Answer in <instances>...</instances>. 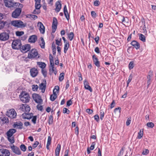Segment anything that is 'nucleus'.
I'll return each mask as SVG.
<instances>
[{
    "mask_svg": "<svg viewBox=\"0 0 156 156\" xmlns=\"http://www.w3.org/2000/svg\"><path fill=\"white\" fill-rule=\"evenodd\" d=\"M61 146L60 144H58L55 150V154L56 156H59L61 150Z\"/></svg>",
    "mask_w": 156,
    "mask_h": 156,
    "instance_id": "bb28decb",
    "label": "nucleus"
},
{
    "mask_svg": "<svg viewBox=\"0 0 156 156\" xmlns=\"http://www.w3.org/2000/svg\"><path fill=\"white\" fill-rule=\"evenodd\" d=\"M149 152V151L147 149H144V150L143 152L142 153V154L143 155H147L148 154Z\"/></svg>",
    "mask_w": 156,
    "mask_h": 156,
    "instance_id": "5fc2aeb1",
    "label": "nucleus"
},
{
    "mask_svg": "<svg viewBox=\"0 0 156 156\" xmlns=\"http://www.w3.org/2000/svg\"><path fill=\"white\" fill-rule=\"evenodd\" d=\"M64 73H62L60 74L59 77V80L60 81H62L64 78Z\"/></svg>",
    "mask_w": 156,
    "mask_h": 156,
    "instance_id": "c9c22d12",
    "label": "nucleus"
},
{
    "mask_svg": "<svg viewBox=\"0 0 156 156\" xmlns=\"http://www.w3.org/2000/svg\"><path fill=\"white\" fill-rule=\"evenodd\" d=\"M84 85L85 88L89 90L91 92L92 91V90L91 87L89 85V83L86 80H85L84 81Z\"/></svg>",
    "mask_w": 156,
    "mask_h": 156,
    "instance_id": "f3484780",
    "label": "nucleus"
},
{
    "mask_svg": "<svg viewBox=\"0 0 156 156\" xmlns=\"http://www.w3.org/2000/svg\"><path fill=\"white\" fill-rule=\"evenodd\" d=\"M16 132V129H9L6 133L8 140L11 144L15 142L14 137L13 135Z\"/></svg>",
    "mask_w": 156,
    "mask_h": 156,
    "instance_id": "f03ea898",
    "label": "nucleus"
},
{
    "mask_svg": "<svg viewBox=\"0 0 156 156\" xmlns=\"http://www.w3.org/2000/svg\"><path fill=\"white\" fill-rule=\"evenodd\" d=\"M23 124L21 122H16L14 123L13 125V128H17L20 129L23 128Z\"/></svg>",
    "mask_w": 156,
    "mask_h": 156,
    "instance_id": "412c9836",
    "label": "nucleus"
},
{
    "mask_svg": "<svg viewBox=\"0 0 156 156\" xmlns=\"http://www.w3.org/2000/svg\"><path fill=\"white\" fill-rule=\"evenodd\" d=\"M10 152L9 151L5 149H0V156H9Z\"/></svg>",
    "mask_w": 156,
    "mask_h": 156,
    "instance_id": "f8f14e48",
    "label": "nucleus"
},
{
    "mask_svg": "<svg viewBox=\"0 0 156 156\" xmlns=\"http://www.w3.org/2000/svg\"><path fill=\"white\" fill-rule=\"evenodd\" d=\"M53 122V117L52 115H50L49 117L48 120V123L49 124H51Z\"/></svg>",
    "mask_w": 156,
    "mask_h": 156,
    "instance_id": "4c0bfd02",
    "label": "nucleus"
},
{
    "mask_svg": "<svg viewBox=\"0 0 156 156\" xmlns=\"http://www.w3.org/2000/svg\"><path fill=\"white\" fill-rule=\"evenodd\" d=\"M64 44H65L64 48V52L65 53H66L67 52V51L69 49V42Z\"/></svg>",
    "mask_w": 156,
    "mask_h": 156,
    "instance_id": "c85d7f7f",
    "label": "nucleus"
},
{
    "mask_svg": "<svg viewBox=\"0 0 156 156\" xmlns=\"http://www.w3.org/2000/svg\"><path fill=\"white\" fill-rule=\"evenodd\" d=\"M62 41V39L61 38H59L58 39H56L55 40V43L56 44L58 45H60V44L61 42Z\"/></svg>",
    "mask_w": 156,
    "mask_h": 156,
    "instance_id": "49530a36",
    "label": "nucleus"
},
{
    "mask_svg": "<svg viewBox=\"0 0 156 156\" xmlns=\"http://www.w3.org/2000/svg\"><path fill=\"white\" fill-rule=\"evenodd\" d=\"M41 41H39V44L42 48H45V42L44 38L42 37H41Z\"/></svg>",
    "mask_w": 156,
    "mask_h": 156,
    "instance_id": "cd10ccee",
    "label": "nucleus"
},
{
    "mask_svg": "<svg viewBox=\"0 0 156 156\" xmlns=\"http://www.w3.org/2000/svg\"><path fill=\"white\" fill-rule=\"evenodd\" d=\"M37 64L39 65L40 67L42 69L44 68L46 66V64L45 63L42 62H38Z\"/></svg>",
    "mask_w": 156,
    "mask_h": 156,
    "instance_id": "7c9ffc66",
    "label": "nucleus"
},
{
    "mask_svg": "<svg viewBox=\"0 0 156 156\" xmlns=\"http://www.w3.org/2000/svg\"><path fill=\"white\" fill-rule=\"evenodd\" d=\"M11 25L17 28H23L26 26V24L20 20H15L11 22Z\"/></svg>",
    "mask_w": 156,
    "mask_h": 156,
    "instance_id": "20e7f679",
    "label": "nucleus"
},
{
    "mask_svg": "<svg viewBox=\"0 0 156 156\" xmlns=\"http://www.w3.org/2000/svg\"><path fill=\"white\" fill-rule=\"evenodd\" d=\"M57 98V94L53 93V94L50 96V99L51 101H54Z\"/></svg>",
    "mask_w": 156,
    "mask_h": 156,
    "instance_id": "2f4dec72",
    "label": "nucleus"
},
{
    "mask_svg": "<svg viewBox=\"0 0 156 156\" xmlns=\"http://www.w3.org/2000/svg\"><path fill=\"white\" fill-rule=\"evenodd\" d=\"M45 83H42L39 85V89L41 90V92L44 93L45 91L46 87V81L45 80Z\"/></svg>",
    "mask_w": 156,
    "mask_h": 156,
    "instance_id": "b1692460",
    "label": "nucleus"
},
{
    "mask_svg": "<svg viewBox=\"0 0 156 156\" xmlns=\"http://www.w3.org/2000/svg\"><path fill=\"white\" fill-rule=\"evenodd\" d=\"M33 118L32 119V122L35 124L36 123V121L37 119V116H33L32 117Z\"/></svg>",
    "mask_w": 156,
    "mask_h": 156,
    "instance_id": "4d7b16f0",
    "label": "nucleus"
},
{
    "mask_svg": "<svg viewBox=\"0 0 156 156\" xmlns=\"http://www.w3.org/2000/svg\"><path fill=\"white\" fill-rule=\"evenodd\" d=\"M133 76L132 74H130L128 80L127 82V87L128 86L129 83L131 81L132 79Z\"/></svg>",
    "mask_w": 156,
    "mask_h": 156,
    "instance_id": "a19ab883",
    "label": "nucleus"
},
{
    "mask_svg": "<svg viewBox=\"0 0 156 156\" xmlns=\"http://www.w3.org/2000/svg\"><path fill=\"white\" fill-rule=\"evenodd\" d=\"M147 126L149 127L152 128L154 126V124L152 122H148L147 123Z\"/></svg>",
    "mask_w": 156,
    "mask_h": 156,
    "instance_id": "c03bdc74",
    "label": "nucleus"
},
{
    "mask_svg": "<svg viewBox=\"0 0 156 156\" xmlns=\"http://www.w3.org/2000/svg\"><path fill=\"white\" fill-rule=\"evenodd\" d=\"M37 39V36L35 35H32L29 38L28 41L30 43H34Z\"/></svg>",
    "mask_w": 156,
    "mask_h": 156,
    "instance_id": "4be33fe9",
    "label": "nucleus"
},
{
    "mask_svg": "<svg viewBox=\"0 0 156 156\" xmlns=\"http://www.w3.org/2000/svg\"><path fill=\"white\" fill-rule=\"evenodd\" d=\"M74 33L73 32H71L68 34V37L70 41L73 40L74 37Z\"/></svg>",
    "mask_w": 156,
    "mask_h": 156,
    "instance_id": "473e14b6",
    "label": "nucleus"
},
{
    "mask_svg": "<svg viewBox=\"0 0 156 156\" xmlns=\"http://www.w3.org/2000/svg\"><path fill=\"white\" fill-rule=\"evenodd\" d=\"M94 4L95 6H98L99 5L100 2L98 0H96L94 2Z\"/></svg>",
    "mask_w": 156,
    "mask_h": 156,
    "instance_id": "680f3d73",
    "label": "nucleus"
},
{
    "mask_svg": "<svg viewBox=\"0 0 156 156\" xmlns=\"http://www.w3.org/2000/svg\"><path fill=\"white\" fill-rule=\"evenodd\" d=\"M92 58L93 62L95 65L98 67H100V62L98 60V58L95 55H94L92 56Z\"/></svg>",
    "mask_w": 156,
    "mask_h": 156,
    "instance_id": "a211bd4d",
    "label": "nucleus"
},
{
    "mask_svg": "<svg viewBox=\"0 0 156 156\" xmlns=\"http://www.w3.org/2000/svg\"><path fill=\"white\" fill-rule=\"evenodd\" d=\"M104 115V112L103 111L101 110L100 113V118L101 120H102Z\"/></svg>",
    "mask_w": 156,
    "mask_h": 156,
    "instance_id": "603ef678",
    "label": "nucleus"
},
{
    "mask_svg": "<svg viewBox=\"0 0 156 156\" xmlns=\"http://www.w3.org/2000/svg\"><path fill=\"white\" fill-rule=\"evenodd\" d=\"M94 119L97 122H98L99 120V115H96L94 116Z\"/></svg>",
    "mask_w": 156,
    "mask_h": 156,
    "instance_id": "bf43d9fd",
    "label": "nucleus"
},
{
    "mask_svg": "<svg viewBox=\"0 0 156 156\" xmlns=\"http://www.w3.org/2000/svg\"><path fill=\"white\" fill-rule=\"evenodd\" d=\"M25 104H22L20 105V109L23 112L25 111Z\"/></svg>",
    "mask_w": 156,
    "mask_h": 156,
    "instance_id": "09e8293b",
    "label": "nucleus"
},
{
    "mask_svg": "<svg viewBox=\"0 0 156 156\" xmlns=\"http://www.w3.org/2000/svg\"><path fill=\"white\" fill-rule=\"evenodd\" d=\"M20 148L21 150L23 151H25L27 149L26 146L23 144H21L20 146Z\"/></svg>",
    "mask_w": 156,
    "mask_h": 156,
    "instance_id": "ea45409f",
    "label": "nucleus"
},
{
    "mask_svg": "<svg viewBox=\"0 0 156 156\" xmlns=\"http://www.w3.org/2000/svg\"><path fill=\"white\" fill-rule=\"evenodd\" d=\"M30 109V106L27 105L25 104V112H29Z\"/></svg>",
    "mask_w": 156,
    "mask_h": 156,
    "instance_id": "e433bc0d",
    "label": "nucleus"
},
{
    "mask_svg": "<svg viewBox=\"0 0 156 156\" xmlns=\"http://www.w3.org/2000/svg\"><path fill=\"white\" fill-rule=\"evenodd\" d=\"M124 152V148L123 147L122 148L120 149L119 152L117 156H121L123 154Z\"/></svg>",
    "mask_w": 156,
    "mask_h": 156,
    "instance_id": "8fccbe9b",
    "label": "nucleus"
},
{
    "mask_svg": "<svg viewBox=\"0 0 156 156\" xmlns=\"http://www.w3.org/2000/svg\"><path fill=\"white\" fill-rule=\"evenodd\" d=\"M69 111L67 108H64L63 109V112L64 113L69 114Z\"/></svg>",
    "mask_w": 156,
    "mask_h": 156,
    "instance_id": "3c124183",
    "label": "nucleus"
},
{
    "mask_svg": "<svg viewBox=\"0 0 156 156\" xmlns=\"http://www.w3.org/2000/svg\"><path fill=\"white\" fill-rule=\"evenodd\" d=\"M21 45L20 40L17 39L13 41L12 44V47L14 49H18L20 48Z\"/></svg>",
    "mask_w": 156,
    "mask_h": 156,
    "instance_id": "6e6552de",
    "label": "nucleus"
},
{
    "mask_svg": "<svg viewBox=\"0 0 156 156\" xmlns=\"http://www.w3.org/2000/svg\"><path fill=\"white\" fill-rule=\"evenodd\" d=\"M22 8L20 7H18L15 8H10L12 9H16L12 13V17L14 18H18L20 16L22 12Z\"/></svg>",
    "mask_w": 156,
    "mask_h": 156,
    "instance_id": "39448f33",
    "label": "nucleus"
},
{
    "mask_svg": "<svg viewBox=\"0 0 156 156\" xmlns=\"http://www.w3.org/2000/svg\"><path fill=\"white\" fill-rule=\"evenodd\" d=\"M32 98L35 101L40 104H41L43 102L41 96L38 94L34 93L32 94Z\"/></svg>",
    "mask_w": 156,
    "mask_h": 156,
    "instance_id": "1a4fd4ad",
    "label": "nucleus"
},
{
    "mask_svg": "<svg viewBox=\"0 0 156 156\" xmlns=\"http://www.w3.org/2000/svg\"><path fill=\"white\" fill-rule=\"evenodd\" d=\"M30 73L32 77H35L37 75L38 71L36 69L34 68L30 69Z\"/></svg>",
    "mask_w": 156,
    "mask_h": 156,
    "instance_id": "6ab92c4d",
    "label": "nucleus"
},
{
    "mask_svg": "<svg viewBox=\"0 0 156 156\" xmlns=\"http://www.w3.org/2000/svg\"><path fill=\"white\" fill-rule=\"evenodd\" d=\"M64 12L66 17L68 20H69V15L68 11L67 9L66 6L65 5L64 7Z\"/></svg>",
    "mask_w": 156,
    "mask_h": 156,
    "instance_id": "a878e982",
    "label": "nucleus"
},
{
    "mask_svg": "<svg viewBox=\"0 0 156 156\" xmlns=\"http://www.w3.org/2000/svg\"><path fill=\"white\" fill-rule=\"evenodd\" d=\"M72 104V102L71 100H69L67 102L66 105L67 106H69Z\"/></svg>",
    "mask_w": 156,
    "mask_h": 156,
    "instance_id": "774afa93",
    "label": "nucleus"
},
{
    "mask_svg": "<svg viewBox=\"0 0 156 156\" xmlns=\"http://www.w3.org/2000/svg\"><path fill=\"white\" fill-rule=\"evenodd\" d=\"M13 0H4L5 5L10 8H15L18 7L22 8L23 5L18 2H13Z\"/></svg>",
    "mask_w": 156,
    "mask_h": 156,
    "instance_id": "f257e3e1",
    "label": "nucleus"
},
{
    "mask_svg": "<svg viewBox=\"0 0 156 156\" xmlns=\"http://www.w3.org/2000/svg\"><path fill=\"white\" fill-rule=\"evenodd\" d=\"M143 130H140L139 132L138 133V136H137V138L138 139H141L143 136Z\"/></svg>",
    "mask_w": 156,
    "mask_h": 156,
    "instance_id": "72a5a7b5",
    "label": "nucleus"
},
{
    "mask_svg": "<svg viewBox=\"0 0 156 156\" xmlns=\"http://www.w3.org/2000/svg\"><path fill=\"white\" fill-rule=\"evenodd\" d=\"M121 109V108L120 107H118V108H115L114 110V112H116L118 111V113H120Z\"/></svg>",
    "mask_w": 156,
    "mask_h": 156,
    "instance_id": "e2e57ef3",
    "label": "nucleus"
},
{
    "mask_svg": "<svg viewBox=\"0 0 156 156\" xmlns=\"http://www.w3.org/2000/svg\"><path fill=\"white\" fill-rule=\"evenodd\" d=\"M52 50L53 54V55H55L56 54V48L55 47V45L54 44V43H52Z\"/></svg>",
    "mask_w": 156,
    "mask_h": 156,
    "instance_id": "f704fd0d",
    "label": "nucleus"
},
{
    "mask_svg": "<svg viewBox=\"0 0 156 156\" xmlns=\"http://www.w3.org/2000/svg\"><path fill=\"white\" fill-rule=\"evenodd\" d=\"M40 26L39 30L41 33L44 34L45 32V27L43 24L41 22H39L38 23Z\"/></svg>",
    "mask_w": 156,
    "mask_h": 156,
    "instance_id": "393cba45",
    "label": "nucleus"
},
{
    "mask_svg": "<svg viewBox=\"0 0 156 156\" xmlns=\"http://www.w3.org/2000/svg\"><path fill=\"white\" fill-rule=\"evenodd\" d=\"M131 44L134 46L136 49H138L140 48V44L136 41H133L131 43Z\"/></svg>",
    "mask_w": 156,
    "mask_h": 156,
    "instance_id": "5701e85b",
    "label": "nucleus"
},
{
    "mask_svg": "<svg viewBox=\"0 0 156 156\" xmlns=\"http://www.w3.org/2000/svg\"><path fill=\"white\" fill-rule=\"evenodd\" d=\"M11 147L14 153L18 155L21 154V151L18 147L15 146L14 145H12Z\"/></svg>",
    "mask_w": 156,
    "mask_h": 156,
    "instance_id": "2eb2a0df",
    "label": "nucleus"
},
{
    "mask_svg": "<svg viewBox=\"0 0 156 156\" xmlns=\"http://www.w3.org/2000/svg\"><path fill=\"white\" fill-rule=\"evenodd\" d=\"M30 48V45L29 44H27L21 46L20 49L23 52L25 53L29 51Z\"/></svg>",
    "mask_w": 156,
    "mask_h": 156,
    "instance_id": "4468645a",
    "label": "nucleus"
},
{
    "mask_svg": "<svg viewBox=\"0 0 156 156\" xmlns=\"http://www.w3.org/2000/svg\"><path fill=\"white\" fill-rule=\"evenodd\" d=\"M95 144V142H93L92 143V144H91V146H90V148H89V149L90 150H93L94 148Z\"/></svg>",
    "mask_w": 156,
    "mask_h": 156,
    "instance_id": "338daca9",
    "label": "nucleus"
},
{
    "mask_svg": "<svg viewBox=\"0 0 156 156\" xmlns=\"http://www.w3.org/2000/svg\"><path fill=\"white\" fill-rule=\"evenodd\" d=\"M39 88L37 85H32V89L33 91H37Z\"/></svg>",
    "mask_w": 156,
    "mask_h": 156,
    "instance_id": "79ce46f5",
    "label": "nucleus"
},
{
    "mask_svg": "<svg viewBox=\"0 0 156 156\" xmlns=\"http://www.w3.org/2000/svg\"><path fill=\"white\" fill-rule=\"evenodd\" d=\"M49 60L50 62V70L52 72H53L54 74L56 75L57 73V71L55 70V69H54L53 57L51 54L49 55Z\"/></svg>",
    "mask_w": 156,
    "mask_h": 156,
    "instance_id": "0eeeda50",
    "label": "nucleus"
},
{
    "mask_svg": "<svg viewBox=\"0 0 156 156\" xmlns=\"http://www.w3.org/2000/svg\"><path fill=\"white\" fill-rule=\"evenodd\" d=\"M86 112H87L89 114H91L93 112V111L92 110H91L90 109H87L86 110Z\"/></svg>",
    "mask_w": 156,
    "mask_h": 156,
    "instance_id": "69168bd1",
    "label": "nucleus"
},
{
    "mask_svg": "<svg viewBox=\"0 0 156 156\" xmlns=\"http://www.w3.org/2000/svg\"><path fill=\"white\" fill-rule=\"evenodd\" d=\"M131 122V118H129L127 119L126 122V125L127 126H128L130 123Z\"/></svg>",
    "mask_w": 156,
    "mask_h": 156,
    "instance_id": "052dcab7",
    "label": "nucleus"
},
{
    "mask_svg": "<svg viewBox=\"0 0 156 156\" xmlns=\"http://www.w3.org/2000/svg\"><path fill=\"white\" fill-rule=\"evenodd\" d=\"M59 89V87L58 86H56L55 87L53 90V93H56L58 92Z\"/></svg>",
    "mask_w": 156,
    "mask_h": 156,
    "instance_id": "de8ad7c7",
    "label": "nucleus"
},
{
    "mask_svg": "<svg viewBox=\"0 0 156 156\" xmlns=\"http://www.w3.org/2000/svg\"><path fill=\"white\" fill-rule=\"evenodd\" d=\"M24 33L23 31H17L16 32V35L17 36H20L24 34Z\"/></svg>",
    "mask_w": 156,
    "mask_h": 156,
    "instance_id": "a18cd8bd",
    "label": "nucleus"
},
{
    "mask_svg": "<svg viewBox=\"0 0 156 156\" xmlns=\"http://www.w3.org/2000/svg\"><path fill=\"white\" fill-rule=\"evenodd\" d=\"M57 20L55 17H54L53 20V22L52 26V32L54 33L57 28Z\"/></svg>",
    "mask_w": 156,
    "mask_h": 156,
    "instance_id": "ddd939ff",
    "label": "nucleus"
},
{
    "mask_svg": "<svg viewBox=\"0 0 156 156\" xmlns=\"http://www.w3.org/2000/svg\"><path fill=\"white\" fill-rule=\"evenodd\" d=\"M134 67L133 62V61L130 62L129 64V68L130 70L133 69Z\"/></svg>",
    "mask_w": 156,
    "mask_h": 156,
    "instance_id": "37998d69",
    "label": "nucleus"
},
{
    "mask_svg": "<svg viewBox=\"0 0 156 156\" xmlns=\"http://www.w3.org/2000/svg\"><path fill=\"white\" fill-rule=\"evenodd\" d=\"M77 75L79 77V80L80 81H81L82 80V75L80 72H78L77 73Z\"/></svg>",
    "mask_w": 156,
    "mask_h": 156,
    "instance_id": "6e6d98bb",
    "label": "nucleus"
},
{
    "mask_svg": "<svg viewBox=\"0 0 156 156\" xmlns=\"http://www.w3.org/2000/svg\"><path fill=\"white\" fill-rule=\"evenodd\" d=\"M38 55V53L37 50L35 49H32L29 53L28 57L30 59L35 58H38L39 56Z\"/></svg>",
    "mask_w": 156,
    "mask_h": 156,
    "instance_id": "423d86ee",
    "label": "nucleus"
},
{
    "mask_svg": "<svg viewBox=\"0 0 156 156\" xmlns=\"http://www.w3.org/2000/svg\"><path fill=\"white\" fill-rule=\"evenodd\" d=\"M40 3V2H37L35 3V8H36V9L38 10L40 9V7H41V5Z\"/></svg>",
    "mask_w": 156,
    "mask_h": 156,
    "instance_id": "58836bf2",
    "label": "nucleus"
},
{
    "mask_svg": "<svg viewBox=\"0 0 156 156\" xmlns=\"http://www.w3.org/2000/svg\"><path fill=\"white\" fill-rule=\"evenodd\" d=\"M56 8L55 9V11L56 12H58L61 8V1H58L57 2L55 3Z\"/></svg>",
    "mask_w": 156,
    "mask_h": 156,
    "instance_id": "aec40b11",
    "label": "nucleus"
},
{
    "mask_svg": "<svg viewBox=\"0 0 156 156\" xmlns=\"http://www.w3.org/2000/svg\"><path fill=\"white\" fill-rule=\"evenodd\" d=\"M6 115L10 118L13 119L16 116V113L14 109H11L7 112Z\"/></svg>",
    "mask_w": 156,
    "mask_h": 156,
    "instance_id": "9d476101",
    "label": "nucleus"
},
{
    "mask_svg": "<svg viewBox=\"0 0 156 156\" xmlns=\"http://www.w3.org/2000/svg\"><path fill=\"white\" fill-rule=\"evenodd\" d=\"M33 115L32 113L29 114L25 112L23 114L22 116L24 119H30L32 117Z\"/></svg>",
    "mask_w": 156,
    "mask_h": 156,
    "instance_id": "dca6fc26",
    "label": "nucleus"
},
{
    "mask_svg": "<svg viewBox=\"0 0 156 156\" xmlns=\"http://www.w3.org/2000/svg\"><path fill=\"white\" fill-rule=\"evenodd\" d=\"M20 100L24 103L29 102L30 101V97L29 94L24 91L22 92L20 95Z\"/></svg>",
    "mask_w": 156,
    "mask_h": 156,
    "instance_id": "7ed1b4c3",
    "label": "nucleus"
},
{
    "mask_svg": "<svg viewBox=\"0 0 156 156\" xmlns=\"http://www.w3.org/2000/svg\"><path fill=\"white\" fill-rule=\"evenodd\" d=\"M138 35L139 39L143 42H145L146 41V39L144 35L141 34H138Z\"/></svg>",
    "mask_w": 156,
    "mask_h": 156,
    "instance_id": "c756f323",
    "label": "nucleus"
},
{
    "mask_svg": "<svg viewBox=\"0 0 156 156\" xmlns=\"http://www.w3.org/2000/svg\"><path fill=\"white\" fill-rule=\"evenodd\" d=\"M9 37V34L6 32H3L0 34V40L5 41L7 40Z\"/></svg>",
    "mask_w": 156,
    "mask_h": 156,
    "instance_id": "9b49d317",
    "label": "nucleus"
},
{
    "mask_svg": "<svg viewBox=\"0 0 156 156\" xmlns=\"http://www.w3.org/2000/svg\"><path fill=\"white\" fill-rule=\"evenodd\" d=\"M42 73L44 77L46 76L47 74V72L45 69H42Z\"/></svg>",
    "mask_w": 156,
    "mask_h": 156,
    "instance_id": "0e129e2a",
    "label": "nucleus"
},
{
    "mask_svg": "<svg viewBox=\"0 0 156 156\" xmlns=\"http://www.w3.org/2000/svg\"><path fill=\"white\" fill-rule=\"evenodd\" d=\"M5 23L3 21H0V30L2 29L4 27Z\"/></svg>",
    "mask_w": 156,
    "mask_h": 156,
    "instance_id": "864d4df0",
    "label": "nucleus"
},
{
    "mask_svg": "<svg viewBox=\"0 0 156 156\" xmlns=\"http://www.w3.org/2000/svg\"><path fill=\"white\" fill-rule=\"evenodd\" d=\"M115 102L114 100H113L111 104L110 108L112 109L115 107Z\"/></svg>",
    "mask_w": 156,
    "mask_h": 156,
    "instance_id": "13d9d810",
    "label": "nucleus"
}]
</instances>
